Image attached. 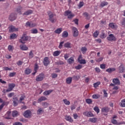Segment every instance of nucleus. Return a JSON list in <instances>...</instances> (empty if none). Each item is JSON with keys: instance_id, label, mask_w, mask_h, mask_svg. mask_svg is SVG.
Here are the masks:
<instances>
[{"instance_id": "obj_1", "label": "nucleus", "mask_w": 125, "mask_h": 125, "mask_svg": "<svg viewBox=\"0 0 125 125\" xmlns=\"http://www.w3.org/2000/svg\"><path fill=\"white\" fill-rule=\"evenodd\" d=\"M47 14L49 17V20L51 22V23H55L56 22V21L57 20L56 19V18H55V16H56V15L55 14L52 13L51 11H48L47 12Z\"/></svg>"}, {"instance_id": "obj_2", "label": "nucleus", "mask_w": 125, "mask_h": 125, "mask_svg": "<svg viewBox=\"0 0 125 125\" xmlns=\"http://www.w3.org/2000/svg\"><path fill=\"white\" fill-rule=\"evenodd\" d=\"M23 116L24 117V118H26V119H31V118H32V116H33V114L30 110H27L23 113Z\"/></svg>"}, {"instance_id": "obj_3", "label": "nucleus", "mask_w": 125, "mask_h": 125, "mask_svg": "<svg viewBox=\"0 0 125 125\" xmlns=\"http://www.w3.org/2000/svg\"><path fill=\"white\" fill-rule=\"evenodd\" d=\"M28 40L29 37H28L26 34H24L20 40V42H21V43H25V42H26V41H28Z\"/></svg>"}, {"instance_id": "obj_4", "label": "nucleus", "mask_w": 125, "mask_h": 125, "mask_svg": "<svg viewBox=\"0 0 125 125\" xmlns=\"http://www.w3.org/2000/svg\"><path fill=\"white\" fill-rule=\"evenodd\" d=\"M83 55H80L77 59V61L80 64H83V65H84V64H86V61L84 59H83Z\"/></svg>"}, {"instance_id": "obj_5", "label": "nucleus", "mask_w": 125, "mask_h": 125, "mask_svg": "<svg viewBox=\"0 0 125 125\" xmlns=\"http://www.w3.org/2000/svg\"><path fill=\"white\" fill-rule=\"evenodd\" d=\"M42 63L45 67H47L49 64H50V61L49 60V58L48 57H45L43 60Z\"/></svg>"}, {"instance_id": "obj_6", "label": "nucleus", "mask_w": 125, "mask_h": 125, "mask_svg": "<svg viewBox=\"0 0 125 125\" xmlns=\"http://www.w3.org/2000/svg\"><path fill=\"white\" fill-rule=\"evenodd\" d=\"M64 16H67L68 19H72L75 16V15L72 14V12L67 10L64 12Z\"/></svg>"}, {"instance_id": "obj_7", "label": "nucleus", "mask_w": 125, "mask_h": 125, "mask_svg": "<svg viewBox=\"0 0 125 125\" xmlns=\"http://www.w3.org/2000/svg\"><path fill=\"white\" fill-rule=\"evenodd\" d=\"M43 79H44V74L41 73L36 77V82H42V81H43Z\"/></svg>"}, {"instance_id": "obj_8", "label": "nucleus", "mask_w": 125, "mask_h": 125, "mask_svg": "<svg viewBox=\"0 0 125 125\" xmlns=\"http://www.w3.org/2000/svg\"><path fill=\"white\" fill-rule=\"evenodd\" d=\"M107 40L109 41V42H116L117 38L114 36V34H111L107 37Z\"/></svg>"}, {"instance_id": "obj_9", "label": "nucleus", "mask_w": 125, "mask_h": 125, "mask_svg": "<svg viewBox=\"0 0 125 125\" xmlns=\"http://www.w3.org/2000/svg\"><path fill=\"white\" fill-rule=\"evenodd\" d=\"M83 115L85 116V117H94L93 113H92L91 111H86L83 113Z\"/></svg>"}, {"instance_id": "obj_10", "label": "nucleus", "mask_w": 125, "mask_h": 125, "mask_svg": "<svg viewBox=\"0 0 125 125\" xmlns=\"http://www.w3.org/2000/svg\"><path fill=\"white\" fill-rule=\"evenodd\" d=\"M26 27H30V28H34L37 26V24L33 23L32 22L27 21L25 24Z\"/></svg>"}, {"instance_id": "obj_11", "label": "nucleus", "mask_w": 125, "mask_h": 125, "mask_svg": "<svg viewBox=\"0 0 125 125\" xmlns=\"http://www.w3.org/2000/svg\"><path fill=\"white\" fill-rule=\"evenodd\" d=\"M8 86L9 88L6 90V92L12 91V89L15 87V84L14 83H9Z\"/></svg>"}, {"instance_id": "obj_12", "label": "nucleus", "mask_w": 125, "mask_h": 125, "mask_svg": "<svg viewBox=\"0 0 125 125\" xmlns=\"http://www.w3.org/2000/svg\"><path fill=\"white\" fill-rule=\"evenodd\" d=\"M9 32L10 33H13V32H18V28H15V26L11 25L9 27Z\"/></svg>"}, {"instance_id": "obj_13", "label": "nucleus", "mask_w": 125, "mask_h": 125, "mask_svg": "<svg viewBox=\"0 0 125 125\" xmlns=\"http://www.w3.org/2000/svg\"><path fill=\"white\" fill-rule=\"evenodd\" d=\"M72 30L73 32V37H78L79 36V31L77 29V28L72 27Z\"/></svg>"}, {"instance_id": "obj_14", "label": "nucleus", "mask_w": 125, "mask_h": 125, "mask_svg": "<svg viewBox=\"0 0 125 125\" xmlns=\"http://www.w3.org/2000/svg\"><path fill=\"white\" fill-rule=\"evenodd\" d=\"M16 14L12 13L9 17V20H10V21H14V20L16 19Z\"/></svg>"}, {"instance_id": "obj_15", "label": "nucleus", "mask_w": 125, "mask_h": 125, "mask_svg": "<svg viewBox=\"0 0 125 125\" xmlns=\"http://www.w3.org/2000/svg\"><path fill=\"white\" fill-rule=\"evenodd\" d=\"M108 26L109 28H111V29H113V30H116V29L118 28V26L114 22L109 23Z\"/></svg>"}, {"instance_id": "obj_16", "label": "nucleus", "mask_w": 125, "mask_h": 125, "mask_svg": "<svg viewBox=\"0 0 125 125\" xmlns=\"http://www.w3.org/2000/svg\"><path fill=\"white\" fill-rule=\"evenodd\" d=\"M112 82L114 84L116 85H120L121 84V82H120V80L118 78H114L112 80Z\"/></svg>"}, {"instance_id": "obj_17", "label": "nucleus", "mask_w": 125, "mask_h": 125, "mask_svg": "<svg viewBox=\"0 0 125 125\" xmlns=\"http://www.w3.org/2000/svg\"><path fill=\"white\" fill-rule=\"evenodd\" d=\"M4 118L7 119V120H10L11 119V112L8 111L7 114L5 115Z\"/></svg>"}, {"instance_id": "obj_18", "label": "nucleus", "mask_w": 125, "mask_h": 125, "mask_svg": "<svg viewBox=\"0 0 125 125\" xmlns=\"http://www.w3.org/2000/svg\"><path fill=\"white\" fill-rule=\"evenodd\" d=\"M66 121H67V122H69V123H73L74 122V120H73V118H72V117L70 116L66 115L65 117Z\"/></svg>"}, {"instance_id": "obj_19", "label": "nucleus", "mask_w": 125, "mask_h": 125, "mask_svg": "<svg viewBox=\"0 0 125 125\" xmlns=\"http://www.w3.org/2000/svg\"><path fill=\"white\" fill-rule=\"evenodd\" d=\"M20 47L21 50L25 51V50H28V47H27V46H26V45H25V44L20 45Z\"/></svg>"}, {"instance_id": "obj_20", "label": "nucleus", "mask_w": 125, "mask_h": 125, "mask_svg": "<svg viewBox=\"0 0 125 125\" xmlns=\"http://www.w3.org/2000/svg\"><path fill=\"white\" fill-rule=\"evenodd\" d=\"M32 73V69L26 68L24 70L25 75H30Z\"/></svg>"}, {"instance_id": "obj_21", "label": "nucleus", "mask_w": 125, "mask_h": 125, "mask_svg": "<svg viewBox=\"0 0 125 125\" xmlns=\"http://www.w3.org/2000/svg\"><path fill=\"white\" fill-rule=\"evenodd\" d=\"M107 35H106V33H105V31L102 30L100 37L101 39H105Z\"/></svg>"}, {"instance_id": "obj_22", "label": "nucleus", "mask_w": 125, "mask_h": 125, "mask_svg": "<svg viewBox=\"0 0 125 125\" xmlns=\"http://www.w3.org/2000/svg\"><path fill=\"white\" fill-rule=\"evenodd\" d=\"M13 104L14 106H17L18 105V102L19 101L18 100V98L17 97L13 98Z\"/></svg>"}, {"instance_id": "obj_23", "label": "nucleus", "mask_w": 125, "mask_h": 125, "mask_svg": "<svg viewBox=\"0 0 125 125\" xmlns=\"http://www.w3.org/2000/svg\"><path fill=\"white\" fill-rule=\"evenodd\" d=\"M64 46L66 48H72V44L70 42H67L64 43Z\"/></svg>"}, {"instance_id": "obj_24", "label": "nucleus", "mask_w": 125, "mask_h": 125, "mask_svg": "<svg viewBox=\"0 0 125 125\" xmlns=\"http://www.w3.org/2000/svg\"><path fill=\"white\" fill-rule=\"evenodd\" d=\"M72 81H73L72 77H68L66 79V83L67 84H71L72 83Z\"/></svg>"}, {"instance_id": "obj_25", "label": "nucleus", "mask_w": 125, "mask_h": 125, "mask_svg": "<svg viewBox=\"0 0 125 125\" xmlns=\"http://www.w3.org/2000/svg\"><path fill=\"white\" fill-rule=\"evenodd\" d=\"M45 100H47V98L44 96H42L38 100V103H40L42 101H44Z\"/></svg>"}, {"instance_id": "obj_26", "label": "nucleus", "mask_w": 125, "mask_h": 125, "mask_svg": "<svg viewBox=\"0 0 125 125\" xmlns=\"http://www.w3.org/2000/svg\"><path fill=\"white\" fill-rule=\"evenodd\" d=\"M119 105L121 107H125V99H123L120 103Z\"/></svg>"}, {"instance_id": "obj_27", "label": "nucleus", "mask_w": 125, "mask_h": 125, "mask_svg": "<svg viewBox=\"0 0 125 125\" xmlns=\"http://www.w3.org/2000/svg\"><path fill=\"white\" fill-rule=\"evenodd\" d=\"M52 91H53V90H49L45 91L43 92V95H45L46 96L47 95H49L50 93L52 92Z\"/></svg>"}, {"instance_id": "obj_28", "label": "nucleus", "mask_w": 125, "mask_h": 125, "mask_svg": "<svg viewBox=\"0 0 125 125\" xmlns=\"http://www.w3.org/2000/svg\"><path fill=\"white\" fill-rule=\"evenodd\" d=\"M12 116L14 117H17V116H19V112L17 110H14L13 111Z\"/></svg>"}, {"instance_id": "obj_29", "label": "nucleus", "mask_w": 125, "mask_h": 125, "mask_svg": "<svg viewBox=\"0 0 125 125\" xmlns=\"http://www.w3.org/2000/svg\"><path fill=\"white\" fill-rule=\"evenodd\" d=\"M60 53H61V52H60V51H55V52H54L53 55L55 57H56V56H59V55H60Z\"/></svg>"}, {"instance_id": "obj_30", "label": "nucleus", "mask_w": 125, "mask_h": 125, "mask_svg": "<svg viewBox=\"0 0 125 125\" xmlns=\"http://www.w3.org/2000/svg\"><path fill=\"white\" fill-rule=\"evenodd\" d=\"M115 71H116V68H109L106 70V72H107V73H112Z\"/></svg>"}, {"instance_id": "obj_31", "label": "nucleus", "mask_w": 125, "mask_h": 125, "mask_svg": "<svg viewBox=\"0 0 125 125\" xmlns=\"http://www.w3.org/2000/svg\"><path fill=\"white\" fill-rule=\"evenodd\" d=\"M97 121V119L96 118H89V122H90V123H93L94 124H95L96 122Z\"/></svg>"}, {"instance_id": "obj_32", "label": "nucleus", "mask_w": 125, "mask_h": 125, "mask_svg": "<svg viewBox=\"0 0 125 125\" xmlns=\"http://www.w3.org/2000/svg\"><path fill=\"white\" fill-rule=\"evenodd\" d=\"M33 13V11L32 10H29L26 11L23 14V15H30V14H32Z\"/></svg>"}, {"instance_id": "obj_33", "label": "nucleus", "mask_w": 125, "mask_h": 125, "mask_svg": "<svg viewBox=\"0 0 125 125\" xmlns=\"http://www.w3.org/2000/svg\"><path fill=\"white\" fill-rule=\"evenodd\" d=\"M74 61L75 60L74 59V58L72 57L68 59L67 60V62L69 64H72Z\"/></svg>"}, {"instance_id": "obj_34", "label": "nucleus", "mask_w": 125, "mask_h": 125, "mask_svg": "<svg viewBox=\"0 0 125 125\" xmlns=\"http://www.w3.org/2000/svg\"><path fill=\"white\" fill-rule=\"evenodd\" d=\"M108 2L103 1L101 3L100 7H104V6H106V5H108Z\"/></svg>"}, {"instance_id": "obj_35", "label": "nucleus", "mask_w": 125, "mask_h": 125, "mask_svg": "<svg viewBox=\"0 0 125 125\" xmlns=\"http://www.w3.org/2000/svg\"><path fill=\"white\" fill-rule=\"evenodd\" d=\"M101 83L99 81L94 83L93 85H94V87H95V88H97V87H98L99 86V85H100Z\"/></svg>"}, {"instance_id": "obj_36", "label": "nucleus", "mask_w": 125, "mask_h": 125, "mask_svg": "<svg viewBox=\"0 0 125 125\" xmlns=\"http://www.w3.org/2000/svg\"><path fill=\"white\" fill-rule=\"evenodd\" d=\"M35 55H34V51L31 50L29 53V57L31 59L34 57Z\"/></svg>"}, {"instance_id": "obj_37", "label": "nucleus", "mask_w": 125, "mask_h": 125, "mask_svg": "<svg viewBox=\"0 0 125 125\" xmlns=\"http://www.w3.org/2000/svg\"><path fill=\"white\" fill-rule=\"evenodd\" d=\"M81 50L83 54H84V53H85L86 52V51H87V48H86V47H82L81 49Z\"/></svg>"}, {"instance_id": "obj_38", "label": "nucleus", "mask_w": 125, "mask_h": 125, "mask_svg": "<svg viewBox=\"0 0 125 125\" xmlns=\"http://www.w3.org/2000/svg\"><path fill=\"white\" fill-rule=\"evenodd\" d=\"M17 38V35H16V34L13 33L11 34L10 36V39L11 40H14V39H16Z\"/></svg>"}, {"instance_id": "obj_39", "label": "nucleus", "mask_w": 125, "mask_h": 125, "mask_svg": "<svg viewBox=\"0 0 125 125\" xmlns=\"http://www.w3.org/2000/svg\"><path fill=\"white\" fill-rule=\"evenodd\" d=\"M119 73H124V71L125 70L124 68V65H121L119 67Z\"/></svg>"}, {"instance_id": "obj_40", "label": "nucleus", "mask_w": 125, "mask_h": 125, "mask_svg": "<svg viewBox=\"0 0 125 125\" xmlns=\"http://www.w3.org/2000/svg\"><path fill=\"white\" fill-rule=\"evenodd\" d=\"M68 36H69V34H68V32L64 31L62 33V38H67V37H68Z\"/></svg>"}, {"instance_id": "obj_41", "label": "nucleus", "mask_w": 125, "mask_h": 125, "mask_svg": "<svg viewBox=\"0 0 125 125\" xmlns=\"http://www.w3.org/2000/svg\"><path fill=\"white\" fill-rule=\"evenodd\" d=\"M30 33L31 34H38V29L33 28L30 30Z\"/></svg>"}, {"instance_id": "obj_42", "label": "nucleus", "mask_w": 125, "mask_h": 125, "mask_svg": "<svg viewBox=\"0 0 125 125\" xmlns=\"http://www.w3.org/2000/svg\"><path fill=\"white\" fill-rule=\"evenodd\" d=\"M100 97V95L99 94H94L92 95V99H98Z\"/></svg>"}, {"instance_id": "obj_43", "label": "nucleus", "mask_w": 125, "mask_h": 125, "mask_svg": "<svg viewBox=\"0 0 125 125\" xmlns=\"http://www.w3.org/2000/svg\"><path fill=\"white\" fill-rule=\"evenodd\" d=\"M99 35V31H96L93 34V37L94 38H97L98 37V35Z\"/></svg>"}, {"instance_id": "obj_44", "label": "nucleus", "mask_w": 125, "mask_h": 125, "mask_svg": "<svg viewBox=\"0 0 125 125\" xmlns=\"http://www.w3.org/2000/svg\"><path fill=\"white\" fill-rule=\"evenodd\" d=\"M62 32V28H58L55 31L56 34H60Z\"/></svg>"}, {"instance_id": "obj_45", "label": "nucleus", "mask_w": 125, "mask_h": 125, "mask_svg": "<svg viewBox=\"0 0 125 125\" xmlns=\"http://www.w3.org/2000/svg\"><path fill=\"white\" fill-rule=\"evenodd\" d=\"M13 49H14V47L11 45H9L8 46V50L9 51H13Z\"/></svg>"}, {"instance_id": "obj_46", "label": "nucleus", "mask_w": 125, "mask_h": 125, "mask_svg": "<svg viewBox=\"0 0 125 125\" xmlns=\"http://www.w3.org/2000/svg\"><path fill=\"white\" fill-rule=\"evenodd\" d=\"M25 98L26 96H25V95L21 96L19 100L20 103H22V101H23V100H24V99H25Z\"/></svg>"}, {"instance_id": "obj_47", "label": "nucleus", "mask_w": 125, "mask_h": 125, "mask_svg": "<svg viewBox=\"0 0 125 125\" xmlns=\"http://www.w3.org/2000/svg\"><path fill=\"white\" fill-rule=\"evenodd\" d=\"M42 106L44 107V108H47V107H48V104L46 102H43L42 104Z\"/></svg>"}, {"instance_id": "obj_48", "label": "nucleus", "mask_w": 125, "mask_h": 125, "mask_svg": "<svg viewBox=\"0 0 125 125\" xmlns=\"http://www.w3.org/2000/svg\"><path fill=\"white\" fill-rule=\"evenodd\" d=\"M84 4V3L83 2V1H80L79 4L78 5L79 8H82V7L83 6Z\"/></svg>"}, {"instance_id": "obj_49", "label": "nucleus", "mask_w": 125, "mask_h": 125, "mask_svg": "<svg viewBox=\"0 0 125 125\" xmlns=\"http://www.w3.org/2000/svg\"><path fill=\"white\" fill-rule=\"evenodd\" d=\"M75 69L76 70H81L83 68V65L82 64H79L77 66H75Z\"/></svg>"}, {"instance_id": "obj_50", "label": "nucleus", "mask_w": 125, "mask_h": 125, "mask_svg": "<svg viewBox=\"0 0 125 125\" xmlns=\"http://www.w3.org/2000/svg\"><path fill=\"white\" fill-rule=\"evenodd\" d=\"M107 113H108L107 110H102V115H104V116H106L107 115Z\"/></svg>"}, {"instance_id": "obj_51", "label": "nucleus", "mask_w": 125, "mask_h": 125, "mask_svg": "<svg viewBox=\"0 0 125 125\" xmlns=\"http://www.w3.org/2000/svg\"><path fill=\"white\" fill-rule=\"evenodd\" d=\"M63 101L65 105H69L70 104V102L67 100L66 99H63Z\"/></svg>"}, {"instance_id": "obj_52", "label": "nucleus", "mask_w": 125, "mask_h": 125, "mask_svg": "<svg viewBox=\"0 0 125 125\" xmlns=\"http://www.w3.org/2000/svg\"><path fill=\"white\" fill-rule=\"evenodd\" d=\"M104 59V57H100V58L97 59L96 60V62H98V63H99V62H101V61H102Z\"/></svg>"}, {"instance_id": "obj_53", "label": "nucleus", "mask_w": 125, "mask_h": 125, "mask_svg": "<svg viewBox=\"0 0 125 125\" xmlns=\"http://www.w3.org/2000/svg\"><path fill=\"white\" fill-rule=\"evenodd\" d=\"M20 121V122H22V123H28V119H26L25 118H21Z\"/></svg>"}, {"instance_id": "obj_54", "label": "nucleus", "mask_w": 125, "mask_h": 125, "mask_svg": "<svg viewBox=\"0 0 125 125\" xmlns=\"http://www.w3.org/2000/svg\"><path fill=\"white\" fill-rule=\"evenodd\" d=\"M86 103L87 104H91L92 103V100L91 99H86Z\"/></svg>"}, {"instance_id": "obj_55", "label": "nucleus", "mask_w": 125, "mask_h": 125, "mask_svg": "<svg viewBox=\"0 0 125 125\" xmlns=\"http://www.w3.org/2000/svg\"><path fill=\"white\" fill-rule=\"evenodd\" d=\"M63 43H64V41L60 42V44L59 45V48L61 49V48H62V47H63Z\"/></svg>"}, {"instance_id": "obj_56", "label": "nucleus", "mask_w": 125, "mask_h": 125, "mask_svg": "<svg viewBox=\"0 0 125 125\" xmlns=\"http://www.w3.org/2000/svg\"><path fill=\"white\" fill-rule=\"evenodd\" d=\"M21 9H22V7H19L17 9V12H18V13H20V14H21Z\"/></svg>"}, {"instance_id": "obj_57", "label": "nucleus", "mask_w": 125, "mask_h": 125, "mask_svg": "<svg viewBox=\"0 0 125 125\" xmlns=\"http://www.w3.org/2000/svg\"><path fill=\"white\" fill-rule=\"evenodd\" d=\"M15 75H16V72H11L9 73V76L10 77H14Z\"/></svg>"}, {"instance_id": "obj_58", "label": "nucleus", "mask_w": 125, "mask_h": 125, "mask_svg": "<svg viewBox=\"0 0 125 125\" xmlns=\"http://www.w3.org/2000/svg\"><path fill=\"white\" fill-rule=\"evenodd\" d=\"M101 69H105L106 68V64L103 63L100 64Z\"/></svg>"}, {"instance_id": "obj_59", "label": "nucleus", "mask_w": 125, "mask_h": 125, "mask_svg": "<svg viewBox=\"0 0 125 125\" xmlns=\"http://www.w3.org/2000/svg\"><path fill=\"white\" fill-rule=\"evenodd\" d=\"M5 104H6V103L3 102L2 103V104L0 105V110H1L3 107H4Z\"/></svg>"}, {"instance_id": "obj_60", "label": "nucleus", "mask_w": 125, "mask_h": 125, "mask_svg": "<svg viewBox=\"0 0 125 125\" xmlns=\"http://www.w3.org/2000/svg\"><path fill=\"white\" fill-rule=\"evenodd\" d=\"M22 64H23V62H22L21 61H19L17 62V65H18V66H21V65H22Z\"/></svg>"}, {"instance_id": "obj_61", "label": "nucleus", "mask_w": 125, "mask_h": 125, "mask_svg": "<svg viewBox=\"0 0 125 125\" xmlns=\"http://www.w3.org/2000/svg\"><path fill=\"white\" fill-rule=\"evenodd\" d=\"M122 26H125V18H123V21H121Z\"/></svg>"}, {"instance_id": "obj_62", "label": "nucleus", "mask_w": 125, "mask_h": 125, "mask_svg": "<svg viewBox=\"0 0 125 125\" xmlns=\"http://www.w3.org/2000/svg\"><path fill=\"white\" fill-rule=\"evenodd\" d=\"M15 93L12 92V93H10L9 94H8V97L9 98H11V97H12L13 95H14Z\"/></svg>"}, {"instance_id": "obj_63", "label": "nucleus", "mask_w": 125, "mask_h": 125, "mask_svg": "<svg viewBox=\"0 0 125 125\" xmlns=\"http://www.w3.org/2000/svg\"><path fill=\"white\" fill-rule=\"evenodd\" d=\"M38 69H39V66H38V64H35L34 66V71H38Z\"/></svg>"}, {"instance_id": "obj_64", "label": "nucleus", "mask_w": 125, "mask_h": 125, "mask_svg": "<svg viewBox=\"0 0 125 125\" xmlns=\"http://www.w3.org/2000/svg\"><path fill=\"white\" fill-rule=\"evenodd\" d=\"M13 125H22V124L20 122H16L13 124Z\"/></svg>"}]
</instances>
